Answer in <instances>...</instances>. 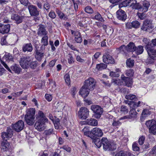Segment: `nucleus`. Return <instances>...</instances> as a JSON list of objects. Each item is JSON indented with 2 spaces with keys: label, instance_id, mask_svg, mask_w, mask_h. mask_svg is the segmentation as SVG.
Returning <instances> with one entry per match:
<instances>
[{
  "label": "nucleus",
  "instance_id": "64",
  "mask_svg": "<svg viewBox=\"0 0 156 156\" xmlns=\"http://www.w3.org/2000/svg\"><path fill=\"white\" fill-rule=\"evenodd\" d=\"M138 16L139 17L141 20H144L145 17V14L143 13H137Z\"/></svg>",
  "mask_w": 156,
  "mask_h": 156
},
{
  "label": "nucleus",
  "instance_id": "62",
  "mask_svg": "<svg viewBox=\"0 0 156 156\" xmlns=\"http://www.w3.org/2000/svg\"><path fill=\"white\" fill-rule=\"evenodd\" d=\"M46 99L48 101H50L52 99V97L51 95L45 94V96Z\"/></svg>",
  "mask_w": 156,
  "mask_h": 156
},
{
  "label": "nucleus",
  "instance_id": "33",
  "mask_svg": "<svg viewBox=\"0 0 156 156\" xmlns=\"http://www.w3.org/2000/svg\"><path fill=\"white\" fill-rule=\"evenodd\" d=\"M82 132L83 133L84 135L90 137L91 133V130L90 131L89 129L85 127L82 130Z\"/></svg>",
  "mask_w": 156,
  "mask_h": 156
},
{
  "label": "nucleus",
  "instance_id": "48",
  "mask_svg": "<svg viewBox=\"0 0 156 156\" xmlns=\"http://www.w3.org/2000/svg\"><path fill=\"white\" fill-rule=\"evenodd\" d=\"M22 49L24 52L29 51V44H24L23 46Z\"/></svg>",
  "mask_w": 156,
  "mask_h": 156
},
{
  "label": "nucleus",
  "instance_id": "20",
  "mask_svg": "<svg viewBox=\"0 0 156 156\" xmlns=\"http://www.w3.org/2000/svg\"><path fill=\"white\" fill-rule=\"evenodd\" d=\"M90 90L87 88V87H85V86L84 85L81 88L79 93L83 97L85 98L87 97L88 95Z\"/></svg>",
  "mask_w": 156,
  "mask_h": 156
},
{
  "label": "nucleus",
  "instance_id": "30",
  "mask_svg": "<svg viewBox=\"0 0 156 156\" xmlns=\"http://www.w3.org/2000/svg\"><path fill=\"white\" fill-rule=\"evenodd\" d=\"M48 37L47 36H44L42 37L41 40V43L42 45L41 48H43V46H45L48 45Z\"/></svg>",
  "mask_w": 156,
  "mask_h": 156
},
{
  "label": "nucleus",
  "instance_id": "42",
  "mask_svg": "<svg viewBox=\"0 0 156 156\" xmlns=\"http://www.w3.org/2000/svg\"><path fill=\"white\" fill-rule=\"evenodd\" d=\"M65 106V104L63 102H59L57 104V108L60 111L64 109Z\"/></svg>",
  "mask_w": 156,
  "mask_h": 156
},
{
  "label": "nucleus",
  "instance_id": "43",
  "mask_svg": "<svg viewBox=\"0 0 156 156\" xmlns=\"http://www.w3.org/2000/svg\"><path fill=\"white\" fill-rule=\"evenodd\" d=\"M143 41L145 45L146 49L147 48V46H149L148 47H150V46L152 44L150 40L147 39L146 38H144Z\"/></svg>",
  "mask_w": 156,
  "mask_h": 156
},
{
  "label": "nucleus",
  "instance_id": "15",
  "mask_svg": "<svg viewBox=\"0 0 156 156\" xmlns=\"http://www.w3.org/2000/svg\"><path fill=\"white\" fill-rule=\"evenodd\" d=\"M10 29L9 24L4 25L0 23V33L2 34L8 33L9 32Z\"/></svg>",
  "mask_w": 156,
  "mask_h": 156
},
{
  "label": "nucleus",
  "instance_id": "52",
  "mask_svg": "<svg viewBox=\"0 0 156 156\" xmlns=\"http://www.w3.org/2000/svg\"><path fill=\"white\" fill-rule=\"evenodd\" d=\"M94 143L98 148H100L101 146L102 141L99 139H97L94 141Z\"/></svg>",
  "mask_w": 156,
  "mask_h": 156
},
{
  "label": "nucleus",
  "instance_id": "61",
  "mask_svg": "<svg viewBox=\"0 0 156 156\" xmlns=\"http://www.w3.org/2000/svg\"><path fill=\"white\" fill-rule=\"evenodd\" d=\"M37 66V63L36 62H33L30 64V67L32 69H35Z\"/></svg>",
  "mask_w": 156,
  "mask_h": 156
},
{
  "label": "nucleus",
  "instance_id": "38",
  "mask_svg": "<svg viewBox=\"0 0 156 156\" xmlns=\"http://www.w3.org/2000/svg\"><path fill=\"white\" fill-rule=\"evenodd\" d=\"M94 19L101 22L104 21V19L101 15L98 12L96 13L94 16Z\"/></svg>",
  "mask_w": 156,
  "mask_h": 156
},
{
  "label": "nucleus",
  "instance_id": "54",
  "mask_svg": "<svg viewBox=\"0 0 156 156\" xmlns=\"http://www.w3.org/2000/svg\"><path fill=\"white\" fill-rule=\"evenodd\" d=\"M128 100H133L136 98V96L134 94H129L126 95L125 97Z\"/></svg>",
  "mask_w": 156,
  "mask_h": 156
},
{
  "label": "nucleus",
  "instance_id": "17",
  "mask_svg": "<svg viewBox=\"0 0 156 156\" xmlns=\"http://www.w3.org/2000/svg\"><path fill=\"white\" fill-rule=\"evenodd\" d=\"M103 62L106 64H113L115 62L114 59L109 55H104L103 56Z\"/></svg>",
  "mask_w": 156,
  "mask_h": 156
},
{
  "label": "nucleus",
  "instance_id": "8",
  "mask_svg": "<svg viewBox=\"0 0 156 156\" xmlns=\"http://www.w3.org/2000/svg\"><path fill=\"white\" fill-rule=\"evenodd\" d=\"M154 27L151 22L149 20H145L143 23V24L141 27V29L143 30L148 31Z\"/></svg>",
  "mask_w": 156,
  "mask_h": 156
},
{
  "label": "nucleus",
  "instance_id": "24",
  "mask_svg": "<svg viewBox=\"0 0 156 156\" xmlns=\"http://www.w3.org/2000/svg\"><path fill=\"white\" fill-rule=\"evenodd\" d=\"M30 14L31 16H37L39 14V12L37 7L33 5H30Z\"/></svg>",
  "mask_w": 156,
  "mask_h": 156
},
{
  "label": "nucleus",
  "instance_id": "59",
  "mask_svg": "<svg viewBox=\"0 0 156 156\" xmlns=\"http://www.w3.org/2000/svg\"><path fill=\"white\" fill-rule=\"evenodd\" d=\"M120 80L118 78L113 79L112 80V83L114 85H119L120 83Z\"/></svg>",
  "mask_w": 156,
  "mask_h": 156
},
{
  "label": "nucleus",
  "instance_id": "23",
  "mask_svg": "<svg viewBox=\"0 0 156 156\" xmlns=\"http://www.w3.org/2000/svg\"><path fill=\"white\" fill-rule=\"evenodd\" d=\"M11 19L15 21L16 23L17 24H20L22 22V17L16 14H12L11 16Z\"/></svg>",
  "mask_w": 156,
  "mask_h": 156
},
{
  "label": "nucleus",
  "instance_id": "9",
  "mask_svg": "<svg viewBox=\"0 0 156 156\" xmlns=\"http://www.w3.org/2000/svg\"><path fill=\"white\" fill-rule=\"evenodd\" d=\"M48 121L37 120L34 125L35 129L39 131H42L45 128V123Z\"/></svg>",
  "mask_w": 156,
  "mask_h": 156
},
{
  "label": "nucleus",
  "instance_id": "25",
  "mask_svg": "<svg viewBox=\"0 0 156 156\" xmlns=\"http://www.w3.org/2000/svg\"><path fill=\"white\" fill-rule=\"evenodd\" d=\"M150 4L148 2L144 1L143 2V5L142 7L139 8L140 10L144 12H146L148 10Z\"/></svg>",
  "mask_w": 156,
  "mask_h": 156
},
{
  "label": "nucleus",
  "instance_id": "31",
  "mask_svg": "<svg viewBox=\"0 0 156 156\" xmlns=\"http://www.w3.org/2000/svg\"><path fill=\"white\" fill-rule=\"evenodd\" d=\"M107 67V65L106 64L101 63L97 64L96 68L98 70L101 71L105 69Z\"/></svg>",
  "mask_w": 156,
  "mask_h": 156
},
{
  "label": "nucleus",
  "instance_id": "57",
  "mask_svg": "<svg viewBox=\"0 0 156 156\" xmlns=\"http://www.w3.org/2000/svg\"><path fill=\"white\" fill-rule=\"evenodd\" d=\"M142 115L144 117H146L148 115H150L149 111L147 109H144L142 112Z\"/></svg>",
  "mask_w": 156,
  "mask_h": 156
},
{
  "label": "nucleus",
  "instance_id": "12",
  "mask_svg": "<svg viewBox=\"0 0 156 156\" xmlns=\"http://www.w3.org/2000/svg\"><path fill=\"white\" fill-rule=\"evenodd\" d=\"M117 18L120 20L125 21L126 19L127 15L125 12L121 9H119L116 12Z\"/></svg>",
  "mask_w": 156,
  "mask_h": 156
},
{
  "label": "nucleus",
  "instance_id": "5",
  "mask_svg": "<svg viewBox=\"0 0 156 156\" xmlns=\"http://www.w3.org/2000/svg\"><path fill=\"white\" fill-rule=\"evenodd\" d=\"M89 111L87 108L84 107H81L78 112V115L80 118L85 119L89 116Z\"/></svg>",
  "mask_w": 156,
  "mask_h": 156
},
{
  "label": "nucleus",
  "instance_id": "18",
  "mask_svg": "<svg viewBox=\"0 0 156 156\" xmlns=\"http://www.w3.org/2000/svg\"><path fill=\"white\" fill-rule=\"evenodd\" d=\"M35 108H30V125H33L35 122Z\"/></svg>",
  "mask_w": 156,
  "mask_h": 156
},
{
  "label": "nucleus",
  "instance_id": "22",
  "mask_svg": "<svg viewBox=\"0 0 156 156\" xmlns=\"http://www.w3.org/2000/svg\"><path fill=\"white\" fill-rule=\"evenodd\" d=\"M37 34L40 36H47L48 32L45 29V27L43 25L40 26L38 29Z\"/></svg>",
  "mask_w": 156,
  "mask_h": 156
},
{
  "label": "nucleus",
  "instance_id": "58",
  "mask_svg": "<svg viewBox=\"0 0 156 156\" xmlns=\"http://www.w3.org/2000/svg\"><path fill=\"white\" fill-rule=\"evenodd\" d=\"M56 12L57 14H58L59 17L61 19H62L63 18V17L64 16V15L63 12H62L61 11L59 10L58 9H56Z\"/></svg>",
  "mask_w": 156,
  "mask_h": 156
},
{
  "label": "nucleus",
  "instance_id": "27",
  "mask_svg": "<svg viewBox=\"0 0 156 156\" xmlns=\"http://www.w3.org/2000/svg\"><path fill=\"white\" fill-rule=\"evenodd\" d=\"M126 47L127 51L133 52L135 50L136 46L133 43L130 42L126 46Z\"/></svg>",
  "mask_w": 156,
  "mask_h": 156
},
{
  "label": "nucleus",
  "instance_id": "60",
  "mask_svg": "<svg viewBox=\"0 0 156 156\" xmlns=\"http://www.w3.org/2000/svg\"><path fill=\"white\" fill-rule=\"evenodd\" d=\"M49 16L52 19H54L56 17V15L53 10H51L48 14Z\"/></svg>",
  "mask_w": 156,
  "mask_h": 156
},
{
  "label": "nucleus",
  "instance_id": "51",
  "mask_svg": "<svg viewBox=\"0 0 156 156\" xmlns=\"http://www.w3.org/2000/svg\"><path fill=\"white\" fill-rule=\"evenodd\" d=\"M3 59H5L7 61H12L13 59V57L12 55L8 54L5 55L4 56Z\"/></svg>",
  "mask_w": 156,
  "mask_h": 156
},
{
  "label": "nucleus",
  "instance_id": "50",
  "mask_svg": "<svg viewBox=\"0 0 156 156\" xmlns=\"http://www.w3.org/2000/svg\"><path fill=\"white\" fill-rule=\"evenodd\" d=\"M130 6H132L133 9H136V6L137 5L136 0H130Z\"/></svg>",
  "mask_w": 156,
  "mask_h": 156
},
{
  "label": "nucleus",
  "instance_id": "41",
  "mask_svg": "<svg viewBox=\"0 0 156 156\" xmlns=\"http://www.w3.org/2000/svg\"><path fill=\"white\" fill-rule=\"evenodd\" d=\"M100 55V53L99 52H96L95 54L92 57V65L95 62L96 60L99 57Z\"/></svg>",
  "mask_w": 156,
  "mask_h": 156
},
{
  "label": "nucleus",
  "instance_id": "32",
  "mask_svg": "<svg viewBox=\"0 0 156 156\" xmlns=\"http://www.w3.org/2000/svg\"><path fill=\"white\" fill-rule=\"evenodd\" d=\"M144 51L143 47L141 45H139L137 47H136L135 50L134 51L136 53L139 55L142 54Z\"/></svg>",
  "mask_w": 156,
  "mask_h": 156
},
{
  "label": "nucleus",
  "instance_id": "37",
  "mask_svg": "<svg viewBox=\"0 0 156 156\" xmlns=\"http://www.w3.org/2000/svg\"><path fill=\"white\" fill-rule=\"evenodd\" d=\"M24 119L27 123L29 125V109H27L26 111V114L24 117Z\"/></svg>",
  "mask_w": 156,
  "mask_h": 156
},
{
  "label": "nucleus",
  "instance_id": "13",
  "mask_svg": "<svg viewBox=\"0 0 156 156\" xmlns=\"http://www.w3.org/2000/svg\"><path fill=\"white\" fill-rule=\"evenodd\" d=\"M140 24V23L138 21L135 20L131 23H127L126 24V27L129 29H131L132 28L136 29L139 27Z\"/></svg>",
  "mask_w": 156,
  "mask_h": 156
},
{
  "label": "nucleus",
  "instance_id": "2",
  "mask_svg": "<svg viewBox=\"0 0 156 156\" xmlns=\"http://www.w3.org/2000/svg\"><path fill=\"white\" fill-rule=\"evenodd\" d=\"M101 141L103 148L105 150L113 151L116 149L115 147H114V145H112L111 142L108 141L107 138L102 137Z\"/></svg>",
  "mask_w": 156,
  "mask_h": 156
},
{
  "label": "nucleus",
  "instance_id": "53",
  "mask_svg": "<svg viewBox=\"0 0 156 156\" xmlns=\"http://www.w3.org/2000/svg\"><path fill=\"white\" fill-rule=\"evenodd\" d=\"M85 11L89 14L92 13L93 12V9L90 6H87L85 9Z\"/></svg>",
  "mask_w": 156,
  "mask_h": 156
},
{
  "label": "nucleus",
  "instance_id": "45",
  "mask_svg": "<svg viewBox=\"0 0 156 156\" xmlns=\"http://www.w3.org/2000/svg\"><path fill=\"white\" fill-rule=\"evenodd\" d=\"M116 50L119 52H125V50H126V46L124 45H122L119 48H117Z\"/></svg>",
  "mask_w": 156,
  "mask_h": 156
},
{
  "label": "nucleus",
  "instance_id": "39",
  "mask_svg": "<svg viewBox=\"0 0 156 156\" xmlns=\"http://www.w3.org/2000/svg\"><path fill=\"white\" fill-rule=\"evenodd\" d=\"M120 111L122 114H126L128 112V108L125 106H122L120 108Z\"/></svg>",
  "mask_w": 156,
  "mask_h": 156
},
{
  "label": "nucleus",
  "instance_id": "55",
  "mask_svg": "<svg viewBox=\"0 0 156 156\" xmlns=\"http://www.w3.org/2000/svg\"><path fill=\"white\" fill-rule=\"evenodd\" d=\"M126 154V152L122 150L118 151L115 156H125Z\"/></svg>",
  "mask_w": 156,
  "mask_h": 156
},
{
  "label": "nucleus",
  "instance_id": "44",
  "mask_svg": "<svg viewBox=\"0 0 156 156\" xmlns=\"http://www.w3.org/2000/svg\"><path fill=\"white\" fill-rule=\"evenodd\" d=\"M64 78L66 83L68 85H69L70 83V80L69 74L68 73L66 74L64 76Z\"/></svg>",
  "mask_w": 156,
  "mask_h": 156
},
{
  "label": "nucleus",
  "instance_id": "10",
  "mask_svg": "<svg viewBox=\"0 0 156 156\" xmlns=\"http://www.w3.org/2000/svg\"><path fill=\"white\" fill-rule=\"evenodd\" d=\"M29 57H23L21 58L20 63L22 67L24 69H27L29 67Z\"/></svg>",
  "mask_w": 156,
  "mask_h": 156
},
{
  "label": "nucleus",
  "instance_id": "46",
  "mask_svg": "<svg viewBox=\"0 0 156 156\" xmlns=\"http://www.w3.org/2000/svg\"><path fill=\"white\" fill-rule=\"evenodd\" d=\"M145 124L147 127L149 128L151 126H152L155 124L154 121L151 120L147 121L146 122Z\"/></svg>",
  "mask_w": 156,
  "mask_h": 156
},
{
  "label": "nucleus",
  "instance_id": "56",
  "mask_svg": "<svg viewBox=\"0 0 156 156\" xmlns=\"http://www.w3.org/2000/svg\"><path fill=\"white\" fill-rule=\"evenodd\" d=\"M145 140V137L142 136H141L139 139L138 142L140 145H143L144 142Z\"/></svg>",
  "mask_w": 156,
  "mask_h": 156
},
{
  "label": "nucleus",
  "instance_id": "49",
  "mask_svg": "<svg viewBox=\"0 0 156 156\" xmlns=\"http://www.w3.org/2000/svg\"><path fill=\"white\" fill-rule=\"evenodd\" d=\"M134 72L133 69H130L126 71V76H133Z\"/></svg>",
  "mask_w": 156,
  "mask_h": 156
},
{
  "label": "nucleus",
  "instance_id": "26",
  "mask_svg": "<svg viewBox=\"0 0 156 156\" xmlns=\"http://www.w3.org/2000/svg\"><path fill=\"white\" fill-rule=\"evenodd\" d=\"M86 122L88 125L92 126H97L98 125L97 120L93 118L87 119Z\"/></svg>",
  "mask_w": 156,
  "mask_h": 156
},
{
  "label": "nucleus",
  "instance_id": "35",
  "mask_svg": "<svg viewBox=\"0 0 156 156\" xmlns=\"http://www.w3.org/2000/svg\"><path fill=\"white\" fill-rule=\"evenodd\" d=\"M149 131L150 133L155 135L156 134V125L155 124L151 126L149 128Z\"/></svg>",
  "mask_w": 156,
  "mask_h": 156
},
{
  "label": "nucleus",
  "instance_id": "36",
  "mask_svg": "<svg viewBox=\"0 0 156 156\" xmlns=\"http://www.w3.org/2000/svg\"><path fill=\"white\" fill-rule=\"evenodd\" d=\"M12 70L14 71L16 73H20L21 68L16 65H14L11 67Z\"/></svg>",
  "mask_w": 156,
  "mask_h": 156
},
{
  "label": "nucleus",
  "instance_id": "4",
  "mask_svg": "<svg viewBox=\"0 0 156 156\" xmlns=\"http://www.w3.org/2000/svg\"><path fill=\"white\" fill-rule=\"evenodd\" d=\"M96 83V81L94 78L90 77L85 80L84 85L87 88L92 90L95 88Z\"/></svg>",
  "mask_w": 156,
  "mask_h": 156
},
{
  "label": "nucleus",
  "instance_id": "21",
  "mask_svg": "<svg viewBox=\"0 0 156 156\" xmlns=\"http://www.w3.org/2000/svg\"><path fill=\"white\" fill-rule=\"evenodd\" d=\"M36 118L37 120L48 121V119L45 117L43 112L41 111H39L38 112Z\"/></svg>",
  "mask_w": 156,
  "mask_h": 156
},
{
  "label": "nucleus",
  "instance_id": "14",
  "mask_svg": "<svg viewBox=\"0 0 156 156\" xmlns=\"http://www.w3.org/2000/svg\"><path fill=\"white\" fill-rule=\"evenodd\" d=\"M91 133L94 136L98 137H101L103 135L102 131L98 127H94L91 130Z\"/></svg>",
  "mask_w": 156,
  "mask_h": 156
},
{
  "label": "nucleus",
  "instance_id": "29",
  "mask_svg": "<svg viewBox=\"0 0 156 156\" xmlns=\"http://www.w3.org/2000/svg\"><path fill=\"white\" fill-rule=\"evenodd\" d=\"M35 51V57L36 58L38 61H41L42 58L44 56V53L40 52L37 50H36Z\"/></svg>",
  "mask_w": 156,
  "mask_h": 156
},
{
  "label": "nucleus",
  "instance_id": "7",
  "mask_svg": "<svg viewBox=\"0 0 156 156\" xmlns=\"http://www.w3.org/2000/svg\"><path fill=\"white\" fill-rule=\"evenodd\" d=\"M24 127V122L22 120H20L15 124H12V129L17 132H20L22 130Z\"/></svg>",
  "mask_w": 156,
  "mask_h": 156
},
{
  "label": "nucleus",
  "instance_id": "16",
  "mask_svg": "<svg viewBox=\"0 0 156 156\" xmlns=\"http://www.w3.org/2000/svg\"><path fill=\"white\" fill-rule=\"evenodd\" d=\"M71 34L75 36V41L77 43H81L82 41V39L80 33L78 31H75L72 30H71Z\"/></svg>",
  "mask_w": 156,
  "mask_h": 156
},
{
  "label": "nucleus",
  "instance_id": "6",
  "mask_svg": "<svg viewBox=\"0 0 156 156\" xmlns=\"http://www.w3.org/2000/svg\"><path fill=\"white\" fill-rule=\"evenodd\" d=\"M13 135V131L9 127L7 128L5 132L2 133L1 137L4 140H7L11 138Z\"/></svg>",
  "mask_w": 156,
  "mask_h": 156
},
{
  "label": "nucleus",
  "instance_id": "11",
  "mask_svg": "<svg viewBox=\"0 0 156 156\" xmlns=\"http://www.w3.org/2000/svg\"><path fill=\"white\" fill-rule=\"evenodd\" d=\"M122 83L128 87H131L133 84L132 80L128 77H125L124 75L121 76Z\"/></svg>",
  "mask_w": 156,
  "mask_h": 156
},
{
  "label": "nucleus",
  "instance_id": "63",
  "mask_svg": "<svg viewBox=\"0 0 156 156\" xmlns=\"http://www.w3.org/2000/svg\"><path fill=\"white\" fill-rule=\"evenodd\" d=\"M0 61L2 64L4 66V67L9 71H10L11 70L8 66V65L5 62H4L3 61L2 59H0Z\"/></svg>",
  "mask_w": 156,
  "mask_h": 156
},
{
  "label": "nucleus",
  "instance_id": "19",
  "mask_svg": "<svg viewBox=\"0 0 156 156\" xmlns=\"http://www.w3.org/2000/svg\"><path fill=\"white\" fill-rule=\"evenodd\" d=\"M10 146L9 143L6 140H4L1 142V148L3 151H6L10 148Z\"/></svg>",
  "mask_w": 156,
  "mask_h": 156
},
{
  "label": "nucleus",
  "instance_id": "3",
  "mask_svg": "<svg viewBox=\"0 0 156 156\" xmlns=\"http://www.w3.org/2000/svg\"><path fill=\"white\" fill-rule=\"evenodd\" d=\"M91 109L94 113V117L96 119H99L101 117L103 113V109L100 106L96 105H91Z\"/></svg>",
  "mask_w": 156,
  "mask_h": 156
},
{
  "label": "nucleus",
  "instance_id": "40",
  "mask_svg": "<svg viewBox=\"0 0 156 156\" xmlns=\"http://www.w3.org/2000/svg\"><path fill=\"white\" fill-rule=\"evenodd\" d=\"M126 64L129 67L133 66L134 65V60L130 59H128L126 62Z\"/></svg>",
  "mask_w": 156,
  "mask_h": 156
},
{
  "label": "nucleus",
  "instance_id": "1",
  "mask_svg": "<svg viewBox=\"0 0 156 156\" xmlns=\"http://www.w3.org/2000/svg\"><path fill=\"white\" fill-rule=\"evenodd\" d=\"M147 46L146 49L149 57L147 59L148 62L150 63L154 62L156 56V50L154 49V47L151 45L150 47Z\"/></svg>",
  "mask_w": 156,
  "mask_h": 156
},
{
  "label": "nucleus",
  "instance_id": "47",
  "mask_svg": "<svg viewBox=\"0 0 156 156\" xmlns=\"http://www.w3.org/2000/svg\"><path fill=\"white\" fill-rule=\"evenodd\" d=\"M136 143H134L132 145L133 150L134 151H138L140 150V148Z\"/></svg>",
  "mask_w": 156,
  "mask_h": 156
},
{
  "label": "nucleus",
  "instance_id": "28",
  "mask_svg": "<svg viewBox=\"0 0 156 156\" xmlns=\"http://www.w3.org/2000/svg\"><path fill=\"white\" fill-rule=\"evenodd\" d=\"M135 108L134 107L130 108V111H129V118L130 119H135L136 118L137 116V113L135 110Z\"/></svg>",
  "mask_w": 156,
  "mask_h": 156
},
{
  "label": "nucleus",
  "instance_id": "34",
  "mask_svg": "<svg viewBox=\"0 0 156 156\" xmlns=\"http://www.w3.org/2000/svg\"><path fill=\"white\" fill-rule=\"evenodd\" d=\"M68 63L71 64L74 62V59L72 55L70 54H69L67 55Z\"/></svg>",
  "mask_w": 156,
  "mask_h": 156
}]
</instances>
